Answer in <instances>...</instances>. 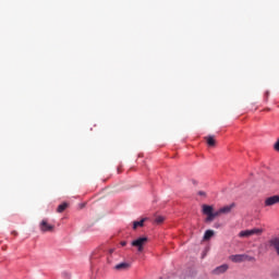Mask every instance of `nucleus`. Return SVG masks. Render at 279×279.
<instances>
[{"label": "nucleus", "mask_w": 279, "mask_h": 279, "mask_svg": "<svg viewBox=\"0 0 279 279\" xmlns=\"http://www.w3.org/2000/svg\"><path fill=\"white\" fill-rule=\"evenodd\" d=\"M228 269H230V266H228V264H222L218 267H216L213 270L214 276H221V274H226V271H228Z\"/></svg>", "instance_id": "obj_7"}, {"label": "nucleus", "mask_w": 279, "mask_h": 279, "mask_svg": "<svg viewBox=\"0 0 279 279\" xmlns=\"http://www.w3.org/2000/svg\"><path fill=\"white\" fill-rule=\"evenodd\" d=\"M130 263H120L114 266V269H117V271H125L126 269H130Z\"/></svg>", "instance_id": "obj_8"}, {"label": "nucleus", "mask_w": 279, "mask_h": 279, "mask_svg": "<svg viewBox=\"0 0 279 279\" xmlns=\"http://www.w3.org/2000/svg\"><path fill=\"white\" fill-rule=\"evenodd\" d=\"M213 236H215V231L207 230V231H205V234H204V241H210V239H213Z\"/></svg>", "instance_id": "obj_12"}, {"label": "nucleus", "mask_w": 279, "mask_h": 279, "mask_svg": "<svg viewBox=\"0 0 279 279\" xmlns=\"http://www.w3.org/2000/svg\"><path fill=\"white\" fill-rule=\"evenodd\" d=\"M198 195H206L205 192H198Z\"/></svg>", "instance_id": "obj_18"}, {"label": "nucleus", "mask_w": 279, "mask_h": 279, "mask_svg": "<svg viewBox=\"0 0 279 279\" xmlns=\"http://www.w3.org/2000/svg\"><path fill=\"white\" fill-rule=\"evenodd\" d=\"M120 245H121L122 247H125V246L128 245V242L122 241V242L120 243Z\"/></svg>", "instance_id": "obj_17"}, {"label": "nucleus", "mask_w": 279, "mask_h": 279, "mask_svg": "<svg viewBox=\"0 0 279 279\" xmlns=\"http://www.w3.org/2000/svg\"><path fill=\"white\" fill-rule=\"evenodd\" d=\"M112 254H114V248L109 250V255L107 257V260L109 264H112V258H113Z\"/></svg>", "instance_id": "obj_15"}, {"label": "nucleus", "mask_w": 279, "mask_h": 279, "mask_svg": "<svg viewBox=\"0 0 279 279\" xmlns=\"http://www.w3.org/2000/svg\"><path fill=\"white\" fill-rule=\"evenodd\" d=\"M232 208H234V203L231 205H227L216 211H214L213 206L210 205H203V215H206V223H210L211 221H215L216 217H220V215H229V213H232Z\"/></svg>", "instance_id": "obj_1"}, {"label": "nucleus", "mask_w": 279, "mask_h": 279, "mask_svg": "<svg viewBox=\"0 0 279 279\" xmlns=\"http://www.w3.org/2000/svg\"><path fill=\"white\" fill-rule=\"evenodd\" d=\"M276 204H279V195L269 196L264 202L266 207L276 206Z\"/></svg>", "instance_id": "obj_6"}, {"label": "nucleus", "mask_w": 279, "mask_h": 279, "mask_svg": "<svg viewBox=\"0 0 279 279\" xmlns=\"http://www.w3.org/2000/svg\"><path fill=\"white\" fill-rule=\"evenodd\" d=\"M39 230L40 232H53L56 230V226L49 223L48 219H43L39 223Z\"/></svg>", "instance_id": "obj_4"}, {"label": "nucleus", "mask_w": 279, "mask_h": 279, "mask_svg": "<svg viewBox=\"0 0 279 279\" xmlns=\"http://www.w3.org/2000/svg\"><path fill=\"white\" fill-rule=\"evenodd\" d=\"M268 247H270V250H274V252H276L277 256H279V238L278 236H274L268 241Z\"/></svg>", "instance_id": "obj_5"}, {"label": "nucleus", "mask_w": 279, "mask_h": 279, "mask_svg": "<svg viewBox=\"0 0 279 279\" xmlns=\"http://www.w3.org/2000/svg\"><path fill=\"white\" fill-rule=\"evenodd\" d=\"M146 220H147V218H143L140 221H134L133 222V230H136V228H143V226H145Z\"/></svg>", "instance_id": "obj_10"}, {"label": "nucleus", "mask_w": 279, "mask_h": 279, "mask_svg": "<svg viewBox=\"0 0 279 279\" xmlns=\"http://www.w3.org/2000/svg\"><path fill=\"white\" fill-rule=\"evenodd\" d=\"M163 221H165L163 216H157L156 219H155V223H158V225L163 223Z\"/></svg>", "instance_id": "obj_16"}, {"label": "nucleus", "mask_w": 279, "mask_h": 279, "mask_svg": "<svg viewBox=\"0 0 279 279\" xmlns=\"http://www.w3.org/2000/svg\"><path fill=\"white\" fill-rule=\"evenodd\" d=\"M149 240L147 239V236H143V238H137L136 240H134L131 245L133 247H137V252H143V250H145V245H147V242Z\"/></svg>", "instance_id": "obj_3"}, {"label": "nucleus", "mask_w": 279, "mask_h": 279, "mask_svg": "<svg viewBox=\"0 0 279 279\" xmlns=\"http://www.w3.org/2000/svg\"><path fill=\"white\" fill-rule=\"evenodd\" d=\"M240 239H250L252 236L251 230H243L239 233Z\"/></svg>", "instance_id": "obj_11"}, {"label": "nucleus", "mask_w": 279, "mask_h": 279, "mask_svg": "<svg viewBox=\"0 0 279 279\" xmlns=\"http://www.w3.org/2000/svg\"><path fill=\"white\" fill-rule=\"evenodd\" d=\"M12 234L16 235L17 233H16V231H12Z\"/></svg>", "instance_id": "obj_19"}, {"label": "nucleus", "mask_w": 279, "mask_h": 279, "mask_svg": "<svg viewBox=\"0 0 279 279\" xmlns=\"http://www.w3.org/2000/svg\"><path fill=\"white\" fill-rule=\"evenodd\" d=\"M251 230V236H260L263 234V229L254 228L250 229Z\"/></svg>", "instance_id": "obj_13"}, {"label": "nucleus", "mask_w": 279, "mask_h": 279, "mask_svg": "<svg viewBox=\"0 0 279 279\" xmlns=\"http://www.w3.org/2000/svg\"><path fill=\"white\" fill-rule=\"evenodd\" d=\"M66 208H69V203H62L58 206L57 213H64Z\"/></svg>", "instance_id": "obj_14"}, {"label": "nucleus", "mask_w": 279, "mask_h": 279, "mask_svg": "<svg viewBox=\"0 0 279 279\" xmlns=\"http://www.w3.org/2000/svg\"><path fill=\"white\" fill-rule=\"evenodd\" d=\"M229 260H231L232 263H245V260H247L248 263H255L256 257L250 256L247 254H236V255H231L229 257Z\"/></svg>", "instance_id": "obj_2"}, {"label": "nucleus", "mask_w": 279, "mask_h": 279, "mask_svg": "<svg viewBox=\"0 0 279 279\" xmlns=\"http://www.w3.org/2000/svg\"><path fill=\"white\" fill-rule=\"evenodd\" d=\"M205 140L209 147H215V145L217 144V141H215V136L213 135L205 137Z\"/></svg>", "instance_id": "obj_9"}]
</instances>
